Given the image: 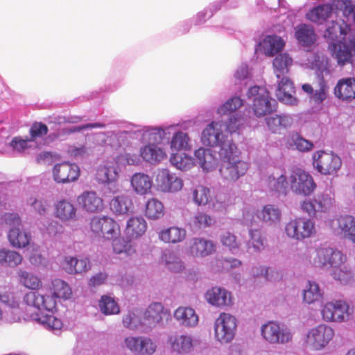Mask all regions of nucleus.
<instances>
[{
    "instance_id": "f257e3e1",
    "label": "nucleus",
    "mask_w": 355,
    "mask_h": 355,
    "mask_svg": "<svg viewBox=\"0 0 355 355\" xmlns=\"http://www.w3.org/2000/svg\"><path fill=\"white\" fill-rule=\"evenodd\" d=\"M218 153L221 160L219 171L223 179L236 181L245 174L248 164L240 159V153L233 142L223 143Z\"/></svg>"
},
{
    "instance_id": "f03ea898",
    "label": "nucleus",
    "mask_w": 355,
    "mask_h": 355,
    "mask_svg": "<svg viewBox=\"0 0 355 355\" xmlns=\"http://www.w3.org/2000/svg\"><path fill=\"white\" fill-rule=\"evenodd\" d=\"M284 231L288 238L302 241L315 234V223L311 218L297 217L286 223Z\"/></svg>"
},
{
    "instance_id": "7ed1b4c3",
    "label": "nucleus",
    "mask_w": 355,
    "mask_h": 355,
    "mask_svg": "<svg viewBox=\"0 0 355 355\" xmlns=\"http://www.w3.org/2000/svg\"><path fill=\"white\" fill-rule=\"evenodd\" d=\"M313 165L322 175H335L341 168L342 160L332 152L319 150L313 155Z\"/></svg>"
},
{
    "instance_id": "20e7f679",
    "label": "nucleus",
    "mask_w": 355,
    "mask_h": 355,
    "mask_svg": "<svg viewBox=\"0 0 355 355\" xmlns=\"http://www.w3.org/2000/svg\"><path fill=\"white\" fill-rule=\"evenodd\" d=\"M334 204V199L326 193H318L313 198H306L300 203L303 213L311 218H318L320 214L327 212Z\"/></svg>"
},
{
    "instance_id": "39448f33",
    "label": "nucleus",
    "mask_w": 355,
    "mask_h": 355,
    "mask_svg": "<svg viewBox=\"0 0 355 355\" xmlns=\"http://www.w3.org/2000/svg\"><path fill=\"white\" fill-rule=\"evenodd\" d=\"M289 184L293 193L303 196H310L317 187L313 178L300 168L292 171L289 177Z\"/></svg>"
},
{
    "instance_id": "423d86ee",
    "label": "nucleus",
    "mask_w": 355,
    "mask_h": 355,
    "mask_svg": "<svg viewBox=\"0 0 355 355\" xmlns=\"http://www.w3.org/2000/svg\"><path fill=\"white\" fill-rule=\"evenodd\" d=\"M236 319L230 313H221L214 322V336L220 343H228L235 336Z\"/></svg>"
},
{
    "instance_id": "0eeeda50",
    "label": "nucleus",
    "mask_w": 355,
    "mask_h": 355,
    "mask_svg": "<svg viewBox=\"0 0 355 355\" xmlns=\"http://www.w3.org/2000/svg\"><path fill=\"white\" fill-rule=\"evenodd\" d=\"M347 261V257L340 250L331 248H321L317 250L313 262L315 266L323 268L340 267Z\"/></svg>"
},
{
    "instance_id": "6e6552de",
    "label": "nucleus",
    "mask_w": 355,
    "mask_h": 355,
    "mask_svg": "<svg viewBox=\"0 0 355 355\" xmlns=\"http://www.w3.org/2000/svg\"><path fill=\"white\" fill-rule=\"evenodd\" d=\"M91 230L97 236L106 239H112L121 234L119 224L108 216H94L90 221Z\"/></svg>"
},
{
    "instance_id": "1a4fd4ad",
    "label": "nucleus",
    "mask_w": 355,
    "mask_h": 355,
    "mask_svg": "<svg viewBox=\"0 0 355 355\" xmlns=\"http://www.w3.org/2000/svg\"><path fill=\"white\" fill-rule=\"evenodd\" d=\"M334 336V331L332 328L325 324H320L309 331L306 343L313 349L320 350L329 343Z\"/></svg>"
},
{
    "instance_id": "9d476101",
    "label": "nucleus",
    "mask_w": 355,
    "mask_h": 355,
    "mask_svg": "<svg viewBox=\"0 0 355 355\" xmlns=\"http://www.w3.org/2000/svg\"><path fill=\"white\" fill-rule=\"evenodd\" d=\"M263 338L271 344H284L291 340V334L279 324L270 321L263 324L261 329Z\"/></svg>"
},
{
    "instance_id": "9b49d317",
    "label": "nucleus",
    "mask_w": 355,
    "mask_h": 355,
    "mask_svg": "<svg viewBox=\"0 0 355 355\" xmlns=\"http://www.w3.org/2000/svg\"><path fill=\"white\" fill-rule=\"evenodd\" d=\"M349 315V305L344 300L327 302L322 309V315L328 322H343Z\"/></svg>"
},
{
    "instance_id": "f8f14e48",
    "label": "nucleus",
    "mask_w": 355,
    "mask_h": 355,
    "mask_svg": "<svg viewBox=\"0 0 355 355\" xmlns=\"http://www.w3.org/2000/svg\"><path fill=\"white\" fill-rule=\"evenodd\" d=\"M80 176L79 166L76 164L64 162L56 164L53 168V178L55 182L66 184L74 182Z\"/></svg>"
},
{
    "instance_id": "ddd939ff",
    "label": "nucleus",
    "mask_w": 355,
    "mask_h": 355,
    "mask_svg": "<svg viewBox=\"0 0 355 355\" xmlns=\"http://www.w3.org/2000/svg\"><path fill=\"white\" fill-rule=\"evenodd\" d=\"M223 123L221 122L212 121L210 123L202 133V141L208 146L214 147L219 146L221 149L224 142H233L232 140L224 139L222 132Z\"/></svg>"
},
{
    "instance_id": "4468645a",
    "label": "nucleus",
    "mask_w": 355,
    "mask_h": 355,
    "mask_svg": "<svg viewBox=\"0 0 355 355\" xmlns=\"http://www.w3.org/2000/svg\"><path fill=\"white\" fill-rule=\"evenodd\" d=\"M79 207L88 213L101 212L104 208L102 198L94 191H85L77 198Z\"/></svg>"
},
{
    "instance_id": "2eb2a0df",
    "label": "nucleus",
    "mask_w": 355,
    "mask_h": 355,
    "mask_svg": "<svg viewBox=\"0 0 355 355\" xmlns=\"http://www.w3.org/2000/svg\"><path fill=\"white\" fill-rule=\"evenodd\" d=\"M158 189L163 192H177L183 187V181L168 169L160 170L156 178Z\"/></svg>"
},
{
    "instance_id": "dca6fc26",
    "label": "nucleus",
    "mask_w": 355,
    "mask_h": 355,
    "mask_svg": "<svg viewBox=\"0 0 355 355\" xmlns=\"http://www.w3.org/2000/svg\"><path fill=\"white\" fill-rule=\"evenodd\" d=\"M207 302L214 306L224 308L233 304L232 293L225 288L214 286L205 293Z\"/></svg>"
},
{
    "instance_id": "f3484780",
    "label": "nucleus",
    "mask_w": 355,
    "mask_h": 355,
    "mask_svg": "<svg viewBox=\"0 0 355 355\" xmlns=\"http://www.w3.org/2000/svg\"><path fill=\"white\" fill-rule=\"evenodd\" d=\"M24 302L30 306L38 310H47L53 311L56 308V301L49 295H44L38 292L31 291L24 297Z\"/></svg>"
},
{
    "instance_id": "a211bd4d",
    "label": "nucleus",
    "mask_w": 355,
    "mask_h": 355,
    "mask_svg": "<svg viewBox=\"0 0 355 355\" xmlns=\"http://www.w3.org/2000/svg\"><path fill=\"white\" fill-rule=\"evenodd\" d=\"M216 245L211 241L204 238H193L190 240L189 250L193 257H206L216 251Z\"/></svg>"
},
{
    "instance_id": "6ab92c4d",
    "label": "nucleus",
    "mask_w": 355,
    "mask_h": 355,
    "mask_svg": "<svg viewBox=\"0 0 355 355\" xmlns=\"http://www.w3.org/2000/svg\"><path fill=\"white\" fill-rule=\"evenodd\" d=\"M333 56L337 60L339 64L343 65L350 62L353 54L355 55V42H349L348 44L339 42L332 43L329 46Z\"/></svg>"
},
{
    "instance_id": "aec40b11",
    "label": "nucleus",
    "mask_w": 355,
    "mask_h": 355,
    "mask_svg": "<svg viewBox=\"0 0 355 355\" xmlns=\"http://www.w3.org/2000/svg\"><path fill=\"white\" fill-rule=\"evenodd\" d=\"M295 92V87L291 80L287 77L282 78L276 90L277 99L285 104L295 105L297 103Z\"/></svg>"
},
{
    "instance_id": "412c9836",
    "label": "nucleus",
    "mask_w": 355,
    "mask_h": 355,
    "mask_svg": "<svg viewBox=\"0 0 355 355\" xmlns=\"http://www.w3.org/2000/svg\"><path fill=\"white\" fill-rule=\"evenodd\" d=\"M168 315L169 313L164 309L162 304L153 302L148 306L144 313L145 324L155 326Z\"/></svg>"
},
{
    "instance_id": "4be33fe9",
    "label": "nucleus",
    "mask_w": 355,
    "mask_h": 355,
    "mask_svg": "<svg viewBox=\"0 0 355 355\" xmlns=\"http://www.w3.org/2000/svg\"><path fill=\"white\" fill-rule=\"evenodd\" d=\"M336 97L343 101L355 98V79L347 78L340 79L334 88Z\"/></svg>"
},
{
    "instance_id": "5701e85b",
    "label": "nucleus",
    "mask_w": 355,
    "mask_h": 355,
    "mask_svg": "<svg viewBox=\"0 0 355 355\" xmlns=\"http://www.w3.org/2000/svg\"><path fill=\"white\" fill-rule=\"evenodd\" d=\"M295 35L298 42L304 46H309L316 40V35L312 26L302 24L295 28Z\"/></svg>"
},
{
    "instance_id": "b1692460",
    "label": "nucleus",
    "mask_w": 355,
    "mask_h": 355,
    "mask_svg": "<svg viewBox=\"0 0 355 355\" xmlns=\"http://www.w3.org/2000/svg\"><path fill=\"white\" fill-rule=\"evenodd\" d=\"M174 318L186 327H193L198 322V316L191 307H178L174 312Z\"/></svg>"
},
{
    "instance_id": "393cba45",
    "label": "nucleus",
    "mask_w": 355,
    "mask_h": 355,
    "mask_svg": "<svg viewBox=\"0 0 355 355\" xmlns=\"http://www.w3.org/2000/svg\"><path fill=\"white\" fill-rule=\"evenodd\" d=\"M146 220L141 216H135L127 221L125 232L130 238L137 239L146 232Z\"/></svg>"
},
{
    "instance_id": "a878e982",
    "label": "nucleus",
    "mask_w": 355,
    "mask_h": 355,
    "mask_svg": "<svg viewBox=\"0 0 355 355\" xmlns=\"http://www.w3.org/2000/svg\"><path fill=\"white\" fill-rule=\"evenodd\" d=\"M302 88L304 92L311 96V98L315 103H322L327 98L328 87L323 78H319L318 88L315 87V92L309 84H304Z\"/></svg>"
},
{
    "instance_id": "bb28decb",
    "label": "nucleus",
    "mask_w": 355,
    "mask_h": 355,
    "mask_svg": "<svg viewBox=\"0 0 355 355\" xmlns=\"http://www.w3.org/2000/svg\"><path fill=\"white\" fill-rule=\"evenodd\" d=\"M293 64V60L288 53H279L273 60L274 73L277 78H285L289 72V68Z\"/></svg>"
},
{
    "instance_id": "cd10ccee",
    "label": "nucleus",
    "mask_w": 355,
    "mask_h": 355,
    "mask_svg": "<svg viewBox=\"0 0 355 355\" xmlns=\"http://www.w3.org/2000/svg\"><path fill=\"white\" fill-rule=\"evenodd\" d=\"M187 232L184 228L176 226L162 230L159 233V238L164 243H177L182 242L186 237Z\"/></svg>"
},
{
    "instance_id": "c85d7f7f",
    "label": "nucleus",
    "mask_w": 355,
    "mask_h": 355,
    "mask_svg": "<svg viewBox=\"0 0 355 355\" xmlns=\"http://www.w3.org/2000/svg\"><path fill=\"white\" fill-rule=\"evenodd\" d=\"M131 185L133 190L140 195L148 193L152 187V180L150 178L143 173H136L131 178Z\"/></svg>"
},
{
    "instance_id": "c756f323",
    "label": "nucleus",
    "mask_w": 355,
    "mask_h": 355,
    "mask_svg": "<svg viewBox=\"0 0 355 355\" xmlns=\"http://www.w3.org/2000/svg\"><path fill=\"white\" fill-rule=\"evenodd\" d=\"M252 107L254 114L258 117L270 114L272 112V109L268 93L263 92L259 97H255L253 99Z\"/></svg>"
},
{
    "instance_id": "7c9ffc66",
    "label": "nucleus",
    "mask_w": 355,
    "mask_h": 355,
    "mask_svg": "<svg viewBox=\"0 0 355 355\" xmlns=\"http://www.w3.org/2000/svg\"><path fill=\"white\" fill-rule=\"evenodd\" d=\"M8 237L10 245L17 248H25L29 244L31 239V234L21 230L20 227L11 228Z\"/></svg>"
},
{
    "instance_id": "2f4dec72",
    "label": "nucleus",
    "mask_w": 355,
    "mask_h": 355,
    "mask_svg": "<svg viewBox=\"0 0 355 355\" xmlns=\"http://www.w3.org/2000/svg\"><path fill=\"white\" fill-rule=\"evenodd\" d=\"M111 210L116 214H127L132 210L131 199L125 195L113 198L110 203Z\"/></svg>"
},
{
    "instance_id": "473e14b6",
    "label": "nucleus",
    "mask_w": 355,
    "mask_h": 355,
    "mask_svg": "<svg viewBox=\"0 0 355 355\" xmlns=\"http://www.w3.org/2000/svg\"><path fill=\"white\" fill-rule=\"evenodd\" d=\"M333 7L330 4H322L311 9L307 14L306 17L312 22L322 24L330 17Z\"/></svg>"
},
{
    "instance_id": "72a5a7b5",
    "label": "nucleus",
    "mask_w": 355,
    "mask_h": 355,
    "mask_svg": "<svg viewBox=\"0 0 355 355\" xmlns=\"http://www.w3.org/2000/svg\"><path fill=\"white\" fill-rule=\"evenodd\" d=\"M64 268L69 274H78L85 272L89 268L88 259H78L73 257H66Z\"/></svg>"
},
{
    "instance_id": "f704fd0d",
    "label": "nucleus",
    "mask_w": 355,
    "mask_h": 355,
    "mask_svg": "<svg viewBox=\"0 0 355 355\" xmlns=\"http://www.w3.org/2000/svg\"><path fill=\"white\" fill-rule=\"evenodd\" d=\"M171 348L178 353L189 352L193 347L192 338L187 335H174L169 338Z\"/></svg>"
},
{
    "instance_id": "c9c22d12",
    "label": "nucleus",
    "mask_w": 355,
    "mask_h": 355,
    "mask_svg": "<svg viewBox=\"0 0 355 355\" xmlns=\"http://www.w3.org/2000/svg\"><path fill=\"white\" fill-rule=\"evenodd\" d=\"M55 214L62 220H69L76 217V209L70 202L62 200L55 205Z\"/></svg>"
},
{
    "instance_id": "e433bc0d",
    "label": "nucleus",
    "mask_w": 355,
    "mask_h": 355,
    "mask_svg": "<svg viewBox=\"0 0 355 355\" xmlns=\"http://www.w3.org/2000/svg\"><path fill=\"white\" fill-rule=\"evenodd\" d=\"M336 223L339 233L348 239L355 230V217L351 215L340 216L336 218Z\"/></svg>"
},
{
    "instance_id": "4c0bfd02",
    "label": "nucleus",
    "mask_w": 355,
    "mask_h": 355,
    "mask_svg": "<svg viewBox=\"0 0 355 355\" xmlns=\"http://www.w3.org/2000/svg\"><path fill=\"white\" fill-rule=\"evenodd\" d=\"M145 216L150 220H157L164 215V207L162 202L156 198L149 199L146 204Z\"/></svg>"
},
{
    "instance_id": "58836bf2",
    "label": "nucleus",
    "mask_w": 355,
    "mask_h": 355,
    "mask_svg": "<svg viewBox=\"0 0 355 355\" xmlns=\"http://www.w3.org/2000/svg\"><path fill=\"white\" fill-rule=\"evenodd\" d=\"M263 47L267 56L272 57L280 52L284 46V40L277 35H268L263 40Z\"/></svg>"
},
{
    "instance_id": "ea45409f",
    "label": "nucleus",
    "mask_w": 355,
    "mask_h": 355,
    "mask_svg": "<svg viewBox=\"0 0 355 355\" xmlns=\"http://www.w3.org/2000/svg\"><path fill=\"white\" fill-rule=\"evenodd\" d=\"M349 31V26L344 21L340 24L333 21L324 32V36L328 40L334 42L338 39L340 36L345 35Z\"/></svg>"
},
{
    "instance_id": "a19ab883",
    "label": "nucleus",
    "mask_w": 355,
    "mask_h": 355,
    "mask_svg": "<svg viewBox=\"0 0 355 355\" xmlns=\"http://www.w3.org/2000/svg\"><path fill=\"white\" fill-rule=\"evenodd\" d=\"M141 156L147 162H159L166 157V153L162 149L155 145H147L140 150Z\"/></svg>"
},
{
    "instance_id": "79ce46f5",
    "label": "nucleus",
    "mask_w": 355,
    "mask_h": 355,
    "mask_svg": "<svg viewBox=\"0 0 355 355\" xmlns=\"http://www.w3.org/2000/svg\"><path fill=\"white\" fill-rule=\"evenodd\" d=\"M51 295L56 301V298L69 299L71 295L69 286L63 280L55 279L52 282Z\"/></svg>"
},
{
    "instance_id": "37998d69",
    "label": "nucleus",
    "mask_w": 355,
    "mask_h": 355,
    "mask_svg": "<svg viewBox=\"0 0 355 355\" xmlns=\"http://www.w3.org/2000/svg\"><path fill=\"white\" fill-rule=\"evenodd\" d=\"M303 300L306 304H313L322 298V293L319 285L309 281L303 291Z\"/></svg>"
},
{
    "instance_id": "c03bdc74",
    "label": "nucleus",
    "mask_w": 355,
    "mask_h": 355,
    "mask_svg": "<svg viewBox=\"0 0 355 355\" xmlns=\"http://www.w3.org/2000/svg\"><path fill=\"white\" fill-rule=\"evenodd\" d=\"M96 178L99 182L110 183L118 178V173L112 166H100L96 171Z\"/></svg>"
},
{
    "instance_id": "a18cd8bd",
    "label": "nucleus",
    "mask_w": 355,
    "mask_h": 355,
    "mask_svg": "<svg viewBox=\"0 0 355 355\" xmlns=\"http://www.w3.org/2000/svg\"><path fill=\"white\" fill-rule=\"evenodd\" d=\"M261 217L266 223L272 225L280 221L282 214L277 207L273 205H266L261 210Z\"/></svg>"
},
{
    "instance_id": "49530a36",
    "label": "nucleus",
    "mask_w": 355,
    "mask_h": 355,
    "mask_svg": "<svg viewBox=\"0 0 355 355\" xmlns=\"http://www.w3.org/2000/svg\"><path fill=\"white\" fill-rule=\"evenodd\" d=\"M21 255L13 250L0 249V263L10 267H15L22 261Z\"/></svg>"
},
{
    "instance_id": "de8ad7c7",
    "label": "nucleus",
    "mask_w": 355,
    "mask_h": 355,
    "mask_svg": "<svg viewBox=\"0 0 355 355\" xmlns=\"http://www.w3.org/2000/svg\"><path fill=\"white\" fill-rule=\"evenodd\" d=\"M268 128L273 132H276L282 128H286L292 124V119L288 116L276 115L266 119Z\"/></svg>"
},
{
    "instance_id": "09e8293b",
    "label": "nucleus",
    "mask_w": 355,
    "mask_h": 355,
    "mask_svg": "<svg viewBox=\"0 0 355 355\" xmlns=\"http://www.w3.org/2000/svg\"><path fill=\"white\" fill-rule=\"evenodd\" d=\"M170 162L173 166L182 171L189 170L194 166L193 159L185 154H173Z\"/></svg>"
},
{
    "instance_id": "8fccbe9b",
    "label": "nucleus",
    "mask_w": 355,
    "mask_h": 355,
    "mask_svg": "<svg viewBox=\"0 0 355 355\" xmlns=\"http://www.w3.org/2000/svg\"><path fill=\"white\" fill-rule=\"evenodd\" d=\"M112 248L116 254L124 253L127 256H130L135 252V249L130 241H126L119 236L112 239Z\"/></svg>"
},
{
    "instance_id": "3c124183",
    "label": "nucleus",
    "mask_w": 355,
    "mask_h": 355,
    "mask_svg": "<svg viewBox=\"0 0 355 355\" xmlns=\"http://www.w3.org/2000/svg\"><path fill=\"white\" fill-rule=\"evenodd\" d=\"M19 277L20 282L27 288L37 290L42 286L41 280L37 276L26 271L20 270Z\"/></svg>"
},
{
    "instance_id": "603ef678",
    "label": "nucleus",
    "mask_w": 355,
    "mask_h": 355,
    "mask_svg": "<svg viewBox=\"0 0 355 355\" xmlns=\"http://www.w3.org/2000/svg\"><path fill=\"white\" fill-rule=\"evenodd\" d=\"M101 311L105 315L116 314L119 313V306L112 297L104 295L102 296L99 302Z\"/></svg>"
},
{
    "instance_id": "864d4df0",
    "label": "nucleus",
    "mask_w": 355,
    "mask_h": 355,
    "mask_svg": "<svg viewBox=\"0 0 355 355\" xmlns=\"http://www.w3.org/2000/svg\"><path fill=\"white\" fill-rule=\"evenodd\" d=\"M243 105V100L238 96H234L227 100L218 109V113L225 115L237 110Z\"/></svg>"
},
{
    "instance_id": "5fc2aeb1",
    "label": "nucleus",
    "mask_w": 355,
    "mask_h": 355,
    "mask_svg": "<svg viewBox=\"0 0 355 355\" xmlns=\"http://www.w3.org/2000/svg\"><path fill=\"white\" fill-rule=\"evenodd\" d=\"M193 200L198 205H205L210 198V191L208 188L199 185L196 187L193 192Z\"/></svg>"
},
{
    "instance_id": "6e6d98bb",
    "label": "nucleus",
    "mask_w": 355,
    "mask_h": 355,
    "mask_svg": "<svg viewBox=\"0 0 355 355\" xmlns=\"http://www.w3.org/2000/svg\"><path fill=\"white\" fill-rule=\"evenodd\" d=\"M214 223V218L203 212H198L191 220V225L197 229L210 227Z\"/></svg>"
},
{
    "instance_id": "4d7b16f0",
    "label": "nucleus",
    "mask_w": 355,
    "mask_h": 355,
    "mask_svg": "<svg viewBox=\"0 0 355 355\" xmlns=\"http://www.w3.org/2000/svg\"><path fill=\"white\" fill-rule=\"evenodd\" d=\"M35 320L51 330H60L62 327V321L52 315H42Z\"/></svg>"
},
{
    "instance_id": "13d9d810",
    "label": "nucleus",
    "mask_w": 355,
    "mask_h": 355,
    "mask_svg": "<svg viewBox=\"0 0 355 355\" xmlns=\"http://www.w3.org/2000/svg\"><path fill=\"white\" fill-rule=\"evenodd\" d=\"M195 157L199 165L205 171H209L213 167L211 155L208 150L199 148L195 151Z\"/></svg>"
},
{
    "instance_id": "bf43d9fd",
    "label": "nucleus",
    "mask_w": 355,
    "mask_h": 355,
    "mask_svg": "<svg viewBox=\"0 0 355 355\" xmlns=\"http://www.w3.org/2000/svg\"><path fill=\"white\" fill-rule=\"evenodd\" d=\"M331 275L335 279L342 283H345L351 279L352 271L345 263L340 267L333 268Z\"/></svg>"
},
{
    "instance_id": "052dcab7",
    "label": "nucleus",
    "mask_w": 355,
    "mask_h": 355,
    "mask_svg": "<svg viewBox=\"0 0 355 355\" xmlns=\"http://www.w3.org/2000/svg\"><path fill=\"white\" fill-rule=\"evenodd\" d=\"M189 137L186 133L178 132L171 141V148L175 150L186 149L188 146Z\"/></svg>"
},
{
    "instance_id": "680f3d73",
    "label": "nucleus",
    "mask_w": 355,
    "mask_h": 355,
    "mask_svg": "<svg viewBox=\"0 0 355 355\" xmlns=\"http://www.w3.org/2000/svg\"><path fill=\"white\" fill-rule=\"evenodd\" d=\"M291 142L299 151L305 152L311 150L313 144L309 140L305 139L297 133H293L291 135Z\"/></svg>"
},
{
    "instance_id": "e2e57ef3",
    "label": "nucleus",
    "mask_w": 355,
    "mask_h": 355,
    "mask_svg": "<svg viewBox=\"0 0 355 355\" xmlns=\"http://www.w3.org/2000/svg\"><path fill=\"white\" fill-rule=\"evenodd\" d=\"M141 336L134 337V336H128L126 337L122 345L123 348H125L130 351L131 352L139 355V351L141 348H140Z\"/></svg>"
},
{
    "instance_id": "0e129e2a",
    "label": "nucleus",
    "mask_w": 355,
    "mask_h": 355,
    "mask_svg": "<svg viewBox=\"0 0 355 355\" xmlns=\"http://www.w3.org/2000/svg\"><path fill=\"white\" fill-rule=\"evenodd\" d=\"M48 130V127L44 123L42 122L33 123L29 131L31 140L33 141L36 138L46 135Z\"/></svg>"
},
{
    "instance_id": "69168bd1",
    "label": "nucleus",
    "mask_w": 355,
    "mask_h": 355,
    "mask_svg": "<svg viewBox=\"0 0 355 355\" xmlns=\"http://www.w3.org/2000/svg\"><path fill=\"white\" fill-rule=\"evenodd\" d=\"M141 343L139 355H152L155 352L157 346L150 338L141 336Z\"/></svg>"
},
{
    "instance_id": "338daca9",
    "label": "nucleus",
    "mask_w": 355,
    "mask_h": 355,
    "mask_svg": "<svg viewBox=\"0 0 355 355\" xmlns=\"http://www.w3.org/2000/svg\"><path fill=\"white\" fill-rule=\"evenodd\" d=\"M220 241L224 246L228 248L231 251L238 249L239 247L236 236L230 232L224 233L221 236Z\"/></svg>"
},
{
    "instance_id": "774afa93",
    "label": "nucleus",
    "mask_w": 355,
    "mask_h": 355,
    "mask_svg": "<svg viewBox=\"0 0 355 355\" xmlns=\"http://www.w3.org/2000/svg\"><path fill=\"white\" fill-rule=\"evenodd\" d=\"M28 203L40 215H44L47 212L48 205L46 201L31 197L28 200Z\"/></svg>"
}]
</instances>
